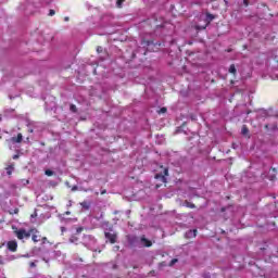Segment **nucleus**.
<instances>
[{
  "mask_svg": "<svg viewBox=\"0 0 278 278\" xmlns=\"http://www.w3.org/2000/svg\"><path fill=\"white\" fill-rule=\"evenodd\" d=\"M229 73H231L232 75H236V65H230Z\"/></svg>",
  "mask_w": 278,
  "mask_h": 278,
  "instance_id": "10",
  "label": "nucleus"
},
{
  "mask_svg": "<svg viewBox=\"0 0 278 278\" xmlns=\"http://www.w3.org/2000/svg\"><path fill=\"white\" fill-rule=\"evenodd\" d=\"M83 244L90 249V251H97V239L90 235H86L83 238Z\"/></svg>",
  "mask_w": 278,
  "mask_h": 278,
  "instance_id": "1",
  "label": "nucleus"
},
{
  "mask_svg": "<svg viewBox=\"0 0 278 278\" xmlns=\"http://www.w3.org/2000/svg\"><path fill=\"white\" fill-rule=\"evenodd\" d=\"M141 245L142 247H151L153 243L151 241H149L147 238L142 237L141 238Z\"/></svg>",
  "mask_w": 278,
  "mask_h": 278,
  "instance_id": "7",
  "label": "nucleus"
},
{
  "mask_svg": "<svg viewBox=\"0 0 278 278\" xmlns=\"http://www.w3.org/2000/svg\"><path fill=\"white\" fill-rule=\"evenodd\" d=\"M65 21H68V17H65Z\"/></svg>",
  "mask_w": 278,
  "mask_h": 278,
  "instance_id": "32",
  "label": "nucleus"
},
{
  "mask_svg": "<svg viewBox=\"0 0 278 278\" xmlns=\"http://www.w3.org/2000/svg\"><path fill=\"white\" fill-rule=\"evenodd\" d=\"M76 231H77V233H81V231H84V228H81V227H80V228H77Z\"/></svg>",
  "mask_w": 278,
  "mask_h": 278,
  "instance_id": "20",
  "label": "nucleus"
},
{
  "mask_svg": "<svg viewBox=\"0 0 278 278\" xmlns=\"http://www.w3.org/2000/svg\"><path fill=\"white\" fill-rule=\"evenodd\" d=\"M174 264H177V258L172 260L170 266H173Z\"/></svg>",
  "mask_w": 278,
  "mask_h": 278,
  "instance_id": "19",
  "label": "nucleus"
},
{
  "mask_svg": "<svg viewBox=\"0 0 278 278\" xmlns=\"http://www.w3.org/2000/svg\"><path fill=\"white\" fill-rule=\"evenodd\" d=\"M105 238L111 242V244H114L116 242V233L113 231L105 232Z\"/></svg>",
  "mask_w": 278,
  "mask_h": 278,
  "instance_id": "3",
  "label": "nucleus"
},
{
  "mask_svg": "<svg viewBox=\"0 0 278 278\" xmlns=\"http://www.w3.org/2000/svg\"><path fill=\"white\" fill-rule=\"evenodd\" d=\"M11 142H23V135L18 134L17 137L11 138Z\"/></svg>",
  "mask_w": 278,
  "mask_h": 278,
  "instance_id": "8",
  "label": "nucleus"
},
{
  "mask_svg": "<svg viewBox=\"0 0 278 278\" xmlns=\"http://www.w3.org/2000/svg\"><path fill=\"white\" fill-rule=\"evenodd\" d=\"M244 5H249V1L248 0H243Z\"/></svg>",
  "mask_w": 278,
  "mask_h": 278,
  "instance_id": "24",
  "label": "nucleus"
},
{
  "mask_svg": "<svg viewBox=\"0 0 278 278\" xmlns=\"http://www.w3.org/2000/svg\"><path fill=\"white\" fill-rule=\"evenodd\" d=\"M241 134H243V136H247V134H249V128H247V126H243L241 129Z\"/></svg>",
  "mask_w": 278,
  "mask_h": 278,
  "instance_id": "11",
  "label": "nucleus"
},
{
  "mask_svg": "<svg viewBox=\"0 0 278 278\" xmlns=\"http://www.w3.org/2000/svg\"><path fill=\"white\" fill-rule=\"evenodd\" d=\"M50 16H53L54 14H55V11H53V10H50Z\"/></svg>",
  "mask_w": 278,
  "mask_h": 278,
  "instance_id": "21",
  "label": "nucleus"
},
{
  "mask_svg": "<svg viewBox=\"0 0 278 278\" xmlns=\"http://www.w3.org/2000/svg\"><path fill=\"white\" fill-rule=\"evenodd\" d=\"M97 51H98V53H99V52L103 51V48H102V47H99V48L97 49Z\"/></svg>",
  "mask_w": 278,
  "mask_h": 278,
  "instance_id": "23",
  "label": "nucleus"
},
{
  "mask_svg": "<svg viewBox=\"0 0 278 278\" xmlns=\"http://www.w3.org/2000/svg\"><path fill=\"white\" fill-rule=\"evenodd\" d=\"M17 159H18V155H14V156H13V160H17Z\"/></svg>",
  "mask_w": 278,
  "mask_h": 278,
  "instance_id": "27",
  "label": "nucleus"
},
{
  "mask_svg": "<svg viewBox=\"0 0 278 278\" xmlns=\"http://www.w3.org/2000/svg\"><path fill=\"white\" fill-rule=\"evenodd\" d=\"M7 247L9 251H12L13 253L16 252V249H18V243L16 241H9L7 243Z\"/></svg>",
  "mask_w": 278,
  "mask_h": 278,
  "instance_id": "4",
  "label": "nucleus"
},
{
  "mask_svg": "<svg viewBox=\"0 0 278 278\" xmlns=\"http://www.w3.org/2000/svg\"><path fill=\"white\" fill-rule=\"evenodd\" d=\"M211 21H214V15L206 14V22L210 23Z\"/></svg>",
  "mask_w": 278,
  "mask_h": 278,
  "instance_id": "13",
  "label": "nucleus"
},
{
  "mask_svg": "<svg viewBox=\"0 0 278 278\" xmlns=\"http://www.w3.org/2000/svg\"><path fill=\"white\" fill-rule=\"evenodd\" d=\"M80 205H83V207H86V210H88V205H86V202H83Z\"/></svg>",
  "mask_w": 278,
  "mask_h": 278,
  "instance_id": "22",
  "label": "nucleus"
},
{
  "mask_svg": "<svg viewBox=\"0 0 278 278\" xmlns=\"http://www.w3.org/2000/svg\"><path fill=\"white\" fill-rule=\"evenodd\" d=\"M70 110H71L72 112H77V106H75V104H72V105L70 106Z\"/></svg>",
  "mask_w": 278,
  "mask_h": 278,
  "instance_id": "16",
  "label": "nucleus"
},
{
  "mask_svg": "<svg viewBox=\"0 0 278 278\" xmlns=\"http://www.w3.org/2000/svg\"><path fill=\"white\" fill-rule=\"evenodd\" d=\"M65 214H67V215H68V214H71V212H68V211H67Z\"/></svg>",
  "mask_w": 278,
  "mask_h": 278,
  "instance_id": "30",
  "label": "nucleus"
},
{
  "mask_svg": "<svg viewBox=\"0 0 278 278\" xmlns=\"http://www.w3.org/2000/svg\"><path fill=\"white\" fill-rule=\"evenodd\" d=\"M45 174H46L48 177H52L53 170L47 169V170L45 172Z\"/></svg>",
  "mask_w": 278,
  "mask_h": 278,
  "instance_id": "15",
  "label": "nucleus"
},
{
  "mask_svg": "<svg viewBox=\"0 0 278 278\" xmlns=\"http://www.w3.org/2000/svg\"><path fill=\"white\" fill-rule=\"evenodd\" d=\"M42 240H43V242H47V238L45 237V238H42Z\"/></svg>",
  "mask_w": 278,
  "mask_h": 278,
  "instance_id": "29",
  "label": "nucleus"
},
{
  "mask_svg": "<svg viewBox=\"0 0 278 278\" xmlns=\"http://www.w3.org/2000/svg\"><path fill=\"white\" fill-rule=\"evenodd\" d=\"M123 3H125V0H117V1H116L117 8H122V7H123Z\"/></svg>",
  "mask_w": 278,
  "mask_h": 278,
  "instance_id": "14",
  "label": "nucleus"
},
{
  "mask_svg": "<svg viewBox=\"0 0 278 278\" xmlns=\"http://www.w3.org/2000/svg\"><path fill=\"white\" fill-rule=\"evenodd\" d=\"M102 194H105V191H102Z\"/></svg>",
  "mask_w": 278,
  "mask_h": 278,
  "instance_id": "33",
  "label": "nucleus"
},
{
  "mask_svg": "<svg viewBox=\"0 0 278 278\" xmlns=\"http://www.w3.org/2000/svg\"><path fill=\"white\" fill-rule=\"evenodd\" d=\"M12 170H14V167H8L7 168V174L12 175Z\"/></svg>",
  "mask_w": 278,
  "mask_h": 278,
  "instance_id": "17",
  "label": "nucleus"
},
{
  "mask_svg": "<svg viewBox=\"0 0 278 278\" xmlns=\"http://www.w3.org/2000/svg\"><path fill=\"white\" fill-rule=\"evenodd\" d=\"M14 233L18 240H28L31 237V232L25 229H17Z\"/></svg>",
  "mask_w": 278,
  "mask_h": 278,
  "instance_id": "2",
  "label": "nucleus"
},
{
  "mask_svg": "<svg viewBox=\"0 0 278 278\" xmlns=\"http://www.w3.org/2000/svg\"><path fill=\"white\" fill-rule=\"evenodd\" d=\"M72 190H73V192H75V190H77V187H73Z\"/></svg>",
  "mask_w": 278,
  "mask_h": 278,
  "instance_id": "28",
  "label": "nucleus"
},
{
  "mask_svg": "<svg viewBox=\"0 0 278 278\" xmlns=\"http://www.w3.org/2000/svg\"><path fill=\"white\" fill-rule=\"evenodd\" d=\"M205 27H207V25H205L202 29H205Z\"/></svg>",
  "mask_w": 278,
  "mask_h": 278,
  "instance_id": "31",
  "label": "nucleus"
},
{
  "mask_svg": "<svg viewBox=\"0 0 278 278\" xmlns=\"http://www.w3.org/2000/svg\"><path fill=\"white\" fill-rule=\"evenodd\" d=\"M168 175V168H164V175L162 174H156L155 179H161L163 184H166V177Z\"/></svg>",
  "mask_w": 278,
  "mask_h": 278,
  "instance_id": "5",
  "label": "nucleus"
},
{
  "mask_svg": "<svg viewBox=\"0 0 278 278\" xmlns=\"http://www.w3.org/2000/svg\"><path fill=\"white\" fill-rule=\"evenodd\" d=\"M61 231H62V233H64V231H66V228L61 227Z\"/></svg>",
  "mask_w": 278,
  "mask_h": 278,
  "instance_id": "25",
  "label": "nucleus"
},
{
  "mask_svg": "<svg viewBox=\"0 0 278 278\" xmlns=\"http://www.w3.org/2000/svg\"><path fill=\"white\" fill-rule=\"evenodd\" d=\"M31 240H33V242H40V236L33 235Z\"/></svg>",
  "mask_w": 278,
  "mask_h": 278,
  "instance_id": "9",
  "label": "nucleus"
},
{
  "mask_svg": "<svg viewBox=\"0 0 278 278\" xmlns=\"http://www.w3.org/2000/svg\"><path fill=\"white\" fill-rule=\"evenodd\" d=\"M36 266V263H30V267L34 268Z\"/></svg>",
  "mask_w": 278,
  "mask_h": 278,
  "instance_id": "26",
  "label": "nucleus"
},
{
  "mask_svg": "<svg viewBox=\"0 0 278 278\" xmlns=\"http://www.w3.org/2000/svg\"><path fill=\"white\" fill-rule=\"evenodd\" d=\"M160 114H166V108H162L160 111H159Z\"/></svg>",
  "mask_w": 278,
  "mask_h": 278,
  "instance_id": "18",
  "label": "nucleus"
},
{
  "mask_svg": "<svg viewBox=\"0 0 278 278\" xmlns=\"http://www.w3.org/2000/svg\"><path fill=\"white\" fill-rule=\"evenodd\" d=\"M185 237L186 238H197V229L187 231Z\"/></svg>",
  "mask_w": 278,
  "mask_h": 278,
  "instance_id": "6",
  "label": "nucleus"
},
{
  "mask_svg": "<svg viewBox=\"0 0 278 278\" xmlns=\"http://www.w3.org/2000/svg\"><path fill=\"white\" fill-rule=\"evenodd\" d=\"M79 239H77V237L73 236L70 238V242H72V244H76V242L78 241Z\"/></svg>",
  "mask_w": 278,
  "mask_h": 278,
  "instance_id": "12",
  "label": "nucleus"
}]
</instances>
